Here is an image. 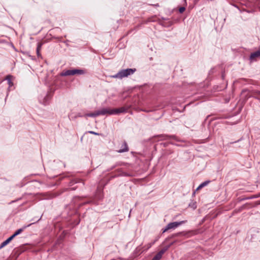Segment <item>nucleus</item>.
<instances>
[{"instance_id": "1", "label": "nucleus", "mask_w": 260, "mask_h": 260, "mask_svg": "<svg viewBox=\"0 0 260 260\" xmlns=\"http://www.w3.org/2000/svg\"><path fill=\"white\" fill-rule=\"evenodd\" d=\"M127 109L124 107H121L117 109H110L103 108L100 110H97L98 116L108 115H117L120 113H125Z\"/></svg>"}, {"instance_id": "2", "label": "nucleus", "mask_w": 260, "mask_h": 260, "mask_svg": "<svg viewBox=\"0 0 260 260\" xmlns=\"http://www.w3.org/2000/svg\"><path fill=\"white\" fill-rule=\"evenodd\" d=\"M52 96V93L51 92H48L47 93L40 95L39 101L41 104L45 106L49 104Z\"/></svg>"}, {"instance_id": "3", "label": "nucleus", "mask_w": 260, "mask_h": 260, "mask_svg": "<svg viewBox=\"0 0 260 260\" xmlns=\"http://www.w3.org/2000/svg\"><path fill=\"white\" fill-rule=\"evenodd\" d=\"M186 222V221L183 220L181 221H175L173 222H171L168 224V225L166 226L165 229L163 231V233L166 232L169 230L170 229H175V228H177L179 225L184 223Z\"/></svg>"}, {"instance_id": "4", "label": "nucleus", "mask_w": 260, "mask_h": 260, "mask_svg": "<svg viewBox=\"0 0 260 260\" xmlns=\"http://www.w3.org/2000/svg\"><path fill=\"white\" fill-rule=\"evenodd\" d=\"M258 58H260V50L251 53L249 56V60L251 62L256 61Z\"/></svg>"}, {"instance_id": "5", "label": "nucleus", "mask_w": 260, "mask_h": 260, "mask_svg": "<svg viewBox=\"0 0 260 260\" xmlns=\"http://www.w3.org/2000/svg\"><path fill=\"white\" fill-rule=\"evenodd\" d=\"M112 78H118V79H122L124 77H127L125 73L123 70H121L119 71L117 74L111 76Z\"/></svg>"}, {"instance_id": "6", "label": "nucleus", "mask_w": 260, "mask_h": 260, "mask_svg": "<svg viewBox=\"0 0 260 260\" xmlns=\"http://www.w3.org/2000/svg\"><path fill=\"white\" fill-rule=\"evenodd\" d=\"M12 78H13V76H11V75H10L7 76L6 77V80H7L8 84L9 85V87H8V93H7L6 97H7L8 95V92L10 90V88L11 87H12L13 86V85H14L13 82L12 81ZM6 99H7V98H5V101L6 100Z\"/></svg>"}, {"instance_id": "7", "label": "nucleus", "mask_w": 260, "mask_h": 260, "mask_svg": "<svg viewBox=\"0 0 260 260\" xmlns=\"http://www.w3.org/2000/svg\"><path fill=\"white\" fill-rule=\"evenodd\" d=\"M128 151V147L127 145V143L125 141H124L121 146V148L117 150V152L118 153H122L125 152H127Z\"/></svg>"}, {"instance_id": "8", "label": "nucleus", "mask_w": 260, "mask_h": 260, "mask_svg": "<svg viewBox=\"0 0 260 260\" xmlns=\"http://www.w3.org/2000/svg\"><path fill=\"white\" fill-rule=\"evenodd\" d=\"M14 237L12 235L9 238H8L6 240L2 242L0 245V249L3 248L5 246H6L11 240L14 239Z\"/></svg>"}, {"instance_id": "9", "label": "nucleus", "mask_w": 260, "mask_h": 260, "mask_svg": "<svg viewBox=\"0 0 260 260\" xmlns=\"http://www.w3.org/2000/svg\"><path fill=\"white\" fill-rule=\"evenodd\" d=\"M85 73V71L82 69H73V75H83Z\"/></svg>"}, {"instance_id": "10", "label": "nucleus", "mask_w": 260, "mask_h": 260, "mask_svg": "<svg viewBox=\"0 0 260 260\" xmlns=\"http://www.w3.org/2000/svg\"><path fill=\"white\" fill-rule=\"evenodd\" d=\"M33 223H31L29 224V225H28L27 226H24L23 228H21V229H19L17 230L14 233V234L13 235H12V236L14 237V238H15L16 236H17L19 234H20L26 227H28V226H30V225H31Z\"/></svg>"}, {"instance_id": "11", "label": "nucleus", "mask_w": 260, "mask_h": 260, "mask_svg": "<svg viewBox=\"0 0 260 260\" xmlns=\"http://www.w3.org/2000/svg\"><path fill=\"white\" fill-rule=\"evenodd\" d=\"M123 70L125 73L126 77H127L129 75L133 74L135 72L136 70V69H124Z\"/></svg>"}, {"instance_id": "12", "label": "nucleus", "mask_w": 260, "mask_h": 260, "mask_svg": "<svg viewBox=\"0 0 260 260\" xmlns=\"http://www.w3.org/2000/svg\"><path fill=\"white\" fill-rule=\"evenodd\" d=\"M161 137H162V139H163V140L173 139V140H176V141H178V139L175 136L163 135V136H161Z\"/></svg>"}, {"instance_id": "13", "label": "nucleus", "mask_w": 260, "mask_h": 260, "mask_svg": "<svg viewBox=\"0 0 260 260\" xmlns=\"http://www.w3.org/2000/svg\"><path fill=\"white\" fill-rule=\"evenodd\" d=\"M73 70H68L60 73L61 76H73Z\"/></svg>"}, {"instance_id": "14", "label": "nucleus", "mask_w": 260, "mask_h": 260, "mask_svg": "<svg viewBox=\"0 0 260 260\" xmlns=\"http://www.w3.org/2000/svg\"><path fill=\"white\" fill-rule=\"evenodd\" d=\"M210 181L209 180H207V181H205L203 182H202L198 187V188H197V190H199L206 186H207L209 183H210Z\"/></svg>"}, {"instance_id": "15", "label": "nucleus", "mask_w": 260, "mask_h": 260, "mask_svg": "<svg viewBox=\"0 0 260 260\" xmlns=\"http://www.w3.org/2000/svg\"><path fill=\"white\" fill-rule=\"evenodd\" d=\"M85 117H95L98 116L97 111H95L93 113H87L84 115Z\"/></svg>"}, {"instance_id": "16", "label": "nucleus", "mask_w": 260, "mask_h": 260, "mask_svg": "<svg viewBox=\"0 0 260 260\" xmlns=\"http://www.w3.org/2000/svg\"><path fill=\"white\" fill-rule=\"evenodd\" d=\"M169 246H167L162 248L160 251H159L157 254H159L161 257L164 253L168 249Z\"/></svg>"}, {"instance_id": "17", "label": "nucleus", "mask_w": 260, "mask_h": 260, "mask_svg": "<svg viewBox=\"0 0 260 260\" xmlns=\"http://www.w3.org/2000/svg\"><path fill=\"white\" fill-rule=\"evenodd\" d=\"M157 240V239H156L153 242L148 243L145 246L146 248L144 250H147L149 248H150L154 243Z\"/></svg>"}, {"instance_id": "18", "label": "nucleus", "mask_w": 260, "mask_h": 260, "mask_svg": "<svg viewBox=\"0 0 260 260\" xmlns=\"http://www.w3.org/2000/svg\"><path fill=\"white\" fill-rule=\"evenodd\" d=\"M161 258V257L157 253L151 260H159Z\"/></svg>"}, {"instance_id": "19", "label": "nucleus", "mask_w": 260, "mask_h": 260, "mask_svg": "<svg viewBox=\"0 0 260 260\" xmlns=\"http://www.w3.org/2000/svg\"><path fill=\"white\" fill-rule=\"evenodd\" d=\"M121 175L122 176H132L133 175V174H131V173H126V172H122Z\"/></svg>"}, {"instance_id": "20", "label": "nucleus", "mask_w": 260, "mask_h": 260, "mask_svg": "<svg viewBox=\"0 0 260 260\" xmlns=\"http://www.w3.org/2000/svg\"><path fill=\"white\" fill-rule=\"evenodd\" d=\"M42 46V43H38L37 48V52H38V51H40V50L41 49Z\"/></svg>"}, {"instance_id": "21", "label": "nucleus", "mask_w": 260, "mask_h": 260, "mask_svg": "<svg viewBox=\"0 0 260 260\" xmlns=\"http://www.w3.org/2000/svg\"><path fill=\"white\" fill-rule=\"evenodd\" d=\"M189 206L191 207H192L193 209H196L197 208L196 203V202H193L192 204H190Z\"/></svg>"}, {"instance_id": "22", "label": "nucleus", "mask_w": 260, "mask_h": 260, "mask_svg": "<svg viewBox=\"0 0 260 260\" xmlns=\"http://www.w3.org/2000/svg\"><path fill=\"white\" fill-rule=\"evenodd\" d=\"M185 10V7H180L179 9V11L180 13H182Z\"/></svg>"}, {"instance_id": "23", "label": "nucleus", "mask_w": 260, "mask_h": 260, "mask_svg": "<svg viewBox=\"0 0 260 260\" xmlns=\"http://www.w3.org/2000/svg\"><path fill=\"white\" fill-rule=\"evenodd\" d=\"M88 133H90V134H92L95 135H99V133L94 132L93 131H89Z\"/></svg>"}, {"instance_id": "24", "label": "nucleus", "mask_w": 260, "mask_h": 260, "mask_svg": "<svg viewBox=\"0 0 260 260\" xmlns=\"http://www.w3.org/2000/svg\"><path fill=\"white\" fill-rule=\"evenodd\" d=\"M254 93H255L256 95H260V91H259V90H256V91H254Z\"/></svg>"}, {"instance_id": "25", "label": "nucleus", "mask_w": 260, "mask_h": 260, "mask_svg": "<svg viewBox=\"0 0 260 260\" xmlns=\"http://www.w3.org/2000/svg\"><path fill=\"white\" fill-rule=\"evenodd\" d=\"M183 2H184V5L186 6L187 5L186 0H183Z\"/></svg>"}, {"instance_id": "26", "label": "nucleus", "mask_w": 260, "mask_h": 260, "mask_svg": "<svg viewBox=\"0 0 260 260\" xmlns=\"http://www.w3.org/2000/svg\"><path fill=\"white\" fill-rule=\"evenodd\" d=\"M37 54L38 57H39L41 55L40 53V51H38V52L37 51Z\"/></svg>"}, {"instance_id": "27", "label": "nucleus", "mask_w": 260, "mask_h": 260, "mask_svg": "<svg viewBox=\"0 0 260 260\" xmlns=\"http://www.w3.org/2000/svg\"><path fill=\"white\" fill-rule=\"evenodd\" d=\"M254 98H255L256 99H257L260 101V98L257 97V96H254Z\"/></svg>"}, {"instance_id": "28", "label": "nucleus", "mask_w": 260, "mask_h": 260, "mask_svg": "<svg viewBox=\"0 0 260 260\" xmlns=\"http://www.w3.org/2000/svg\"><path fill=\"white\" fill-rule=\"evenodd\" d=\"M82 115H81L80 114H78L77 116V117H82Z\"/></svg>"}]
</instances>
